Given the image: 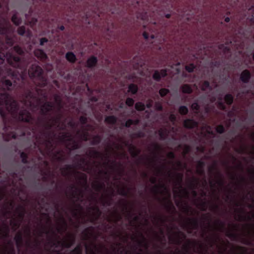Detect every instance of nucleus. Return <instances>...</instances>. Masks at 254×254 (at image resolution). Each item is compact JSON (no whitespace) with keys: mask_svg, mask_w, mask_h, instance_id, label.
I'll use <instances>...</instances> for the list:
<instances>
[{"mask_svg":"<svg viewBox=\"0 0 254 254\" xmlns=\"http://www.w3.org/2000/svg\"><path fill=\"white\" fill-rule=\"evenodd\" d=\"M62 118V114L60 112H58L56 117L49 118L46 122L45 119L38 118L37 124L43 128L40 132V135L36 137L37 141L34 143L39 149H40V145H44L48 151H52L53 137L55 136L56 133L52 130V128L60 127Z\"/></svg>","mask_w":254,"mask_h":254,"instance_id":"f257e3e1","label":"nucleus"},{"mask_svg":"<svg viewBox=\"0 0 254 254\" xmlns=\"http://www.w3.org/2000/svg\"><path fill=\"white\" fill-rule=\"evenodd\" d=\"M40 102V99L30 89L26 90L22 95L21 102L33 112L39 108Z\"/></svg>","mask_w":254,"mask_h":254,"instance_id":"f03ea898","label":"nucleus"},{"mask_svg":"<svg viewBox=\"0 0 254 254\" xmlns=\"http://www.w3.org/2000/svg\"><path fill=\"white\" fill-rule=\"evenodd\" d=\"M16 69L12 70L9 69L8 73L11 75L12 79L14 80V83L17 84L16 80L21 82H24L27 74V65L28 64H11ZM15 85V84H14Z\"/></svg>","mask_w":254,"mask_h":254,"instance_id":"7ed1b4c3","label":"nucleus"},{"mask_svg":"<svg viewBox=\"0 0 254 254\" xmlns=\"http://www.w3.org/2000/svg\"><path fill=\"white\" fill-rule=\"evenodd\" d=\"M28 74L31 78H37L41 82V86H45L48 84L47 77L44 70L39 64H31L28 70Z\"/></svg>","mask_w":254,"mask_h":254,"instance_id":"20e7f679","label":"nucleus"},{"mask_svg":"<svg viewBox=\"0 0 254 254\" xmlns=\"http://www.w3.org/2000/svg\"><path fill=\"white\" fill-rule=\"evenodd\" d=\"M79 155H76L75 157V159L77 160L78 161L76 163L73 165H66L64 167H63L61 168V170L62 171V175L64 176H67L70 175L71 171L75 167H77L79 168H83L84 171H85V168L83 166L84 164H86L87 163L86 160L84 158H80Z\"/></svg>","mask_w":254,"mask_h":254,"instance_id":"39448f33","label":"nucleus"},{"mask_svg":"<svg viewBox=\"0 0 254 254\" xmlns=\"http://www.w3.org/2000/svg\"><path fill=\"white\" fill-rule=\"evenodd\" d=\"M55 108L54 104L50 101H46L40 107V114L44 118L40 117L42 119H45L46 122L48 121L46 117L49 116L51 117V113L54 111Z\"/></svg>","mask_w":254,"mask_h":254,"instance_id":"423d86ee","label":"nucleus"},{"mask_svg":"<svg viewBox=\"0 0 254 254\" xmlns=\"http://www.w3.org/2000/svg\"><path fill=\"white\" fill-rule=\"evenodd\" d=\"M199 227V220L197 218H188L187 222L184 224V228L188 230L189 234H191L192 230H197Z\"/></svg>","mask_w":254,"mask_h":254,"instance_id":"0eeeda50","label":"nucleus"},{"mask_svg":"<svg viewBox=\"0 0 254 254\" xmlns=\"http://www.w3.org/2000/svg\"><path fill=\"white\" fill-rule=\"evenodd\" d=\"M186 238L187 236L184 233L179 231L176 237L170 236L169 240L171 244L180 245L182 244L183 240L186 239Z\"/></svg>","mask_w":254,"mask_h":254,"instance_id":"6e6552de","label":"nucleus"},{"mask_svg":"<svg viewBox=\"0 0 254 254\" xmlns=\"http://www.w3.org/2000/svg\"><path fill=\"white\" fill-rule=\"evenodd\" d=\"M217 171V175L219 177V179L216 182V183L220 187H223L224 185V181L222 178V175L221 173L218 171L217 162H215L213 166L209 168V172L211 174H213L214 171Z\"/></svg>","mask_w":254,"mask_h":254,"instance_id":"1a4fd4ad","label":"nucleus"},{"mask_svg":"<svg viewBox=\"0 0 254 254\" xmlns=\"http://www.w3.org/2000/svg\"><path fill=\"white\" fill-rule=\"evenodd\" d=\"M70 189L72 190L71 194L72 199H76V201H78L83 197V192L75 185H71Z\"/></svg>","mask_w":254,"mask_h":254,"instance_id":"9d476101","label":"nucleus"},{"mask_svg":"<svg viewBox=\"0 0 254 254\" xmlns=\"http://www.w3.org/2000/svg\"><path fill=\"white\" fill-rule=\"evenodd\" d=\"M11 27V25L8 21L3 19L0 22V34H4L8 32Z\"/></svg>","mask_w":254,"mask_h":254,"instance_id":"9b49d317","label":"nucleus"},{"mask_svg":"<svg viewBox=\"0 0 254 254\" xmlns=\"http://www.w3.org/2000/svg\"><path fill=\"white\" fill-rule=\"evenodd\" d=\"M183 126L188 129H192L198 127V123L191 119H187L184 121Z\"/></svg>","mask_w":254,"mask_h":254,"instance_id":"f8f14e48","label":"nucleus"},{"mask_svg":"<svg viewBox=\"0 0 254 254\" xmlns=\"http://www.w3.org/2000/svg\"><path fill=\"white\" fill-rule=\"evenodd\" d=\"M251 78V74L248 70L245 69L242 72L240 79L243 83H248Z\"/></svg>","mask_w":254,"mask_h":254,"instance_id":"ddd939ff","label":"nucleus"},{"mask_svg":"<svg viewBox=\"0 0 254 254\" xmlns=\"http://www.w3.org/2000/svg\"><path fill=\"white\" fill-rule=\"evenodd\" d=\"M129 151L133 158L138 157L139 160L142 159V158L139 157L141 152L140 150L137 149L135 146L130 144L129 146Z\"/></svg>","mask_w":254,"mask_h":254,"instance_id":"4468645a","label":"nucleus"},{"mask_svg":"<svg viewBox=\"0 0 254 254\" xmlns=\"http://www.w3.org/2000/svg\"><path fill=\"white\" fill-rule=\"evenodd\" d=\"M167 75V73L166 70L162 69L160 71L156 70L153 75V78L156 81H159L162 77H164Z\"/></svg>","mask_w":254,"mask_h":254,"instance_id":"2eb2a0df","label":"nucleus"},{"mask_svg":"<svg viewBox=\"0 0 254 254\" xmlns=\"http://www.w3.org/2000/svg\"><path fill=\"white\" fill-rule=\"evenodd\" d=\"M64 248H70L75 243V236L74 235H70L68 239L65 240L64 241Z\"/></svg>","mask_w":254,"mask_h":254,"instance_id":"dca6fc26","label":"nucleus"},{"mask_svg":"<svg viewBox=\"0 0 254 254\" xmlns=\"http://www.w3.org/2000/svg\"><path fill=\"white\" fill-rule=\"evenodd\" d=\"M139 235L140 237L142 238L141 240H138V239H135V240L138 244V245L140 247H143L145 248L146 249H148L149 247V245L148 243L147 242L146 239L145 237L143 235L142 233H139Z\"/></svg>","mask_w":254,"mask_h":254,"instance_id":"f3484780","label":"nucleus"},{"mask_svg":"<svg viewBox=\"0 0 254 254\" xmlns=\"http://www.w3.org/2000/svg\"><path fill=\"white\" fill-rule=\"evenodd\" d=\"M198 183V180L195 178H193L192 181L190 183V188L192 189V193L194 197H196L197 194L195 189H196Z\"/></svg>","mask_w":254,"mask_h":254,"instance_id":"a211bd4d","label":"nucleus"},{"mask_svg":"<svg viewBox=\"0 0 254 254\" xmlns=\"http://www.w3.org/2000/svg\"><path fill=\"white\" fill-rule=\"evenodd\" d=\"M61 135L59 136L60 140L62 142L71 141L72 137L71 135L67 132H62Z\"/></svg>","mask_w":254,"mask_h":254,"instance_id":"6ab92c4d","label":"nucleus"},{"mask_svg":"<svg viewBox=\"0 0 254 254\" xmlns=\"http://www.w3.org/2000/svg\"><path fill=\"white\" fill-rule=\"evenodd\" d=\"M16 246L18 248H20L23 245V235L21 232L18 233L14 238Z\"/></svg>","mask_w":254,"mask_h":254,"instance_id":"aec40b11","label":"nucleus"},{"mask_svg":"<svg viewBox=\"0 0 254 254\" xmlns=\"http://www.w3.org/2000/svg\"><path fill=\"white\" fill-rule=\"evenodd\" d=\"M92 187L95 190L99 192L101 190L105 189V185L103 183L97 181L95 183L93 184Z\"/></svg>","mask_w":254,"mask_h":254,"instance_id":"412c9836","label":"nucleus"},{"mask_svg":"<svg viewBox=\"0 0 254 254\" xmlns=\"http://www.w3.org/2000/svg\"><path fill=\"white\" fill-rule=\"evenodd\" d=\"M158 134L160 137V139L164 140L167 138L168 131L166 128H161L158 130Z\"/></svg>","mask_w":254,"mask_h":254,"instance_id":"4be33fe9","label":"nucleus"},{"mask_svg":"<svg viewBox=\"0 0 254 254\" xmlns=\"http://www.w3.org/2000/svg\"><path fill=\"white\" fill-rule=\"evenodd\" d=\"M65 58L68 62L71 63H74L76 61V56L71 52H68L65 54Z\"/></svg>","mask_w":254,"mask_h":254,"instance_id":"5701e85b","label":"nucleus"},{"mask_svg":"<svg viewBox=\"0 0 254 254\" xmlns=\"http://www.w3.org/2000/svg\"><path fill=\"white\" fill-rule=\"evenodd\" d=\"M215 226L217 229L221 232H223L224 231L226 230L225 227V223L224 222L221 221L219 219H218L216 221L215 223Z\"/></svg>","mask_w":254,"mask_h":254,"instance_id":"b1692460","label":"nucleus"},{"mask_svg":"<svg viewBox=\"0 0 254 254\" xmlns=\"http://www.w3.org/2000/svg\"><path fill=\"white\" fill-rule=\"evenodd\" d=\"M117 121V118L114 116H107L105 119V122L110 125H115Z\"/></svg>","mask_w":254,"mask_h":254,"instance_id":"393cba45","label":"nucleus"},{"mask_svg":"<svg viewBox=\"0 0 254 254\" xmlns=\"http://www.w3.org/2000/svg\"><path fill=\"white\" fill-rule=\"evenodd\" d=\"M16 211L18 213V217L21 220H23L25 216L26 210L25 208L23 206H19L17 209Z\"/></svg>","mask_w":254,"mask_h":254,"instance_id":"a878e982","label":"nucleus"},{"mask_svg":"<svg viewBox=\"0 0 254 254\" xmlns=\"http://www.w3.org/2000/svg\"><path fill=\"white\" fill-rule=\"evenodd\" d=\"M138 86L133 83H131L128 87V92L131 93L132 94H136L138 91Z\"/></svg>","mask_w":254,"mask_h":254,"instance_id":"bb28decb","label":"nucleus"},{"mask_svg":"<svg viewBox=\"0 0 254 254\" xmlns=\"http://www.w3.org/2000/svg\"><path fill=\"white\" fill-rule=\"evenodd\" d=\"M74 173L75 175H80L79 176L77 177L78 180H79V181H83L84 182L85 185H86L87 182V175L84 173H80L78 171H74Z\"/></svg>","mask_w":254,"mask_h":254,"instance_id":"cd10ccee","label":"nucleus"},{"mask_svg":"<svg viewBox=\"0 0 254 254\" xmlns=\"http://www.w3.org/2000/svg\"><path fill=\"white\" fill-rule=\"evenodd\" d=\"M93 247L91 248L87 245H85L86 254H97L96 252V250H97L96 245L93 244Z\"/></svg>","mask_w":254,"mask_h":254,"instance_id":"c85d7f7f","label":"nucleus"},{"mask_svg":"<svg viewBox=\"0 0 254 254\" xmlns=\"http://www.w3.org/2000/svg\"><path fill=\"white\" fill-rule=\"evenodd\" d=\"M225 103L228 105H231L234 101V97L231 94H227L224 96Z\"/></svg>","mask_w":254,"mask_h":254,"instance_id":"c756f323","label":"nucleus"},{"mask_svg":"<svg viewBox=\"0 0 254 254\" xmlns=\"http://www.w3.org/2000/svg\"><path fill=\"white\" fill-rule=\"evenodd\" d=\"M90 156L94 158H102L103 154L96 150H92L89 152Z\"/></svg>","mask_w":254,"mask_h":254,"instance_id":"7c9ffc66","label":"nucleus"},{"mask_svg":"<svg viewBox=\"0 0 254 254\" xmlns=\"http://www.w3.org/2000/svg\"><path fill=\"white\" fill-rule=\"evenodd\" d=\"M226 235L228 238L234 240H237L239 237V236L238 234L229 230H227Z\"/></svg>","mask_w":254,"mask_h":254,"instance_id":"2f4dec72","label":"nucleus"},{"mask_svg":"<svg viewBox=\"0 0 254 254\" xmlns=\"http://www.w3.org/2000/svg\"><path fill=\"white\" fill-rule=\"evenodd\" d=\"M114 195V190H112L111 195L109 197V198H106L104 197H102V204L104 206L107 205V206H111V200H112V197Z\"/></svg>","mask_w":254,"mask_h":254,"instance_id":"473e14b6","label":"nucleus"},{"mask_svg":"<svg viewBox=\"0 0 254 254\" xmlns=\"http://www.w3.org/2000/svg\"><path fill=\"white\" fill-rule=\"evenodd\" d=\"M218 48L220 53L226 54L229 52V49L224 44L219 45Z\"/></svg>","mask_w":254,"mask_h":254,"instance_id":"72a5a7b5","label":"nucleus"},{"mask_svg":"<svg viewBox=\"0 0 254 254\" xmlns=\"http://www.w3.org/2000/svg\"><path fill=\"white\" fill-rule=\"evenodd\" d=\"M102 140V138L100 135H96L93 136L92 140L91 142V144L92 145H96L99 144Z\"/></svg>","mask_w":254,"mask_h":254,"instance_id":"f704fd0d","label":"nucleus"},{"mask_svg":"<svg viewBox=\"0 0 254 254\" xmlns=\"http://www.w3.org/2000/svg\"><path fill=\"white\" fill-rule=\"evenodd\" d=\"M196 245V243L195 242H191L190 240L188 241V243L183 246V248L186 253H189L190 248V246L192 245L195 246Z\"/></svg>","mask_w":254,"mask_h":254,"instance_id":"c9c22d12","label":"nucleus"},{"mask_svg":"<svg viewBox=\"0 0 254 254\" xmlns=\"http://www.w3.org/2000/svg\"><path fill=\"white\" fill-rule=\"evenodd\" d=\"M20 158H21V161L23 164H28L29 161L28 160V155L24 152H21L20 154Z\"/></svg>","mask_w":254,"mask_h":254,"instance_id":"e433bc0d","label":"nucleus"},{"mask_svg":"<svg viewBox=\"0 0 254 254\" xmlns=\"http://www.w3.org/2000/svg\"><path fill=\"white\" fill-rule=\"evenodd\" d=\"M182 92L184 93L190 94L192 92L191 87L188 84H185L182 86Z\"/></svg>","mask_w":254,"mask_h":254,"instance_id":"4c0bfd02","label":"nucleus"},{"mask_svg":"<svg viewBox=\"0 0 254 254\" xmlns=\"http://www.w3.org/2000/svg\"><path fill=\"white\" fill-rule=\"evenodd\" d=\"M71 254H82V247L80 244L78 245L71 252Z\"/></svg>","mask_w":254,"mask_h":254,"instance_id":"58836bf2","label":"nucleus"},{"mask_svg":"<svg viewBox=\"0 0 254 254\" xmlns=\"http://www.w3.org/2000/svg\"><path fill=\"white\" fill-rule=\"evenodd\" d=\"M12 22L16 26L20 25L21 23L22 20L21 18H18L16 14H14L11 18Z\"/></svg>","mask_w":254,"mask_h":254,"instance_id":"ea45409f","label":"nucleus"},{"mask_svg":"<svg viewBox=\"0 0 254 254\" xmlns=\"http://www.w3.org/2000/svg\"><path fill=\"white\" fill-rule=\"evenodd\" d=\"M160 189H164L166 190L167 188L164 184H161L160 185H155L153 188V191L155 193H158Z\"/></svg>","mask_w":254,"mask_h":254,"instance_id":"a19ab883","label":"nucleus"},{"mask_svg":"<svg viewBox=\"0 0 254 254\" xmlns=\"http://www.w3.org/2000/svg\"><path fill=\"white\" fill-rule=\"evenodd\" d=\"M179 112L182 115H186L189 112V109L186 106H181L179 108Z\"/></svg>","mask_w":254,"mask_h":254,"instance_id":"79ce46f5","label":"nucleus"},{"mask_svg":"<svg viewBox=\"0 0 254 254\" xmlns=\"http://www.w3.org/2000/svg\"><path fill=\"white\" fill-rule=\"evenodd\" d=\"M55 157L58 161L62 162L64 160V157L60 151H58L55 154Z\"/></svg>","mask_w":254,"mask_h":254,"instance_id":"37998d69","label":"nucleus"},{"mask_svg":"<svg viewBox=\"0 0 254 254\" xmlns=\"http://www.w3.org/2000/svg\"><path fill=\"white\" fill-rule=\"evenodd\" d=\"M135 108L137 111H142L145 110V107L143 103H142V102H138L135 104Z\"/></svg>","mask_w":254,"mask_h":254,"instance_id":"c03bdc74","label":"nucleus"},{"mask_svg":"<svg viewBox=\"0 0 254 254\" xmlns=\"http://www.w3.org/2000/svg\"><path fill=\"white\" fill-rule=\"evenodd\" d=\"M35 55L36 56L39 57L41 59H45L47 57L45 53L41 50H37L35 51Z\"/></svg>","mask_w":254,"mask_h":254,"instance_id":"a18cd8bd","label":"nucleus"},{"mask_svg":"<svg viewBox=\"0 0 254 254\" xmlns=\"http://www.w3.org/2000/svg\"><path fill=\"white\" fill-rule=\"evenodd\" d=\"M93 229V227H89L86 228L83 232L82 234L84 236V240H86L89 237V234L91 231V230Z\"/></svg>","mask_w":254,"mask_h":254,"instance_id":"49530a36","label":"nucleus"},{"mask_svg":"<svg viewBox=\"0 0 254 254\" xmlns=\"http://www.w3.org/2000/svg\"><path fill=\"white\" fill-rule=\"evenodd\" d=\"M129 190L130 189H127V190L125 188H123L118 190V193L120 195L123 196H127Z\"/></svg>","mask_w":254,"mask_h":254,"instance_id":"de8ad7c7","label":"nucleus"},{"mask_svg":"<svg viewBox=\"0 0 254 254\" xmlns=\"http://www.w3.org/2000/svg\"><path fill=\"white\" fill-rule=\"evenodd\" d=\"M64 241L56 240L52 242L53 246L56 248H59L60 246L64 248Z\"/></svg>","mask_w":254,"mask_h":254,"instance_id":"09e8293b","label":"nucleus"},{"mask_svg":"<svg viewBox=\"0 0 254 254\" xmlns=\"http://www.w3.org/2000/svg\"><path fill=\"white\" fill-rule=\"evenodd\" d=\"M165 208L169 212H170L172 210L173 211H176V208L171 201H169L168 204L165 205Z\"/></svg>","mask_w":254,"mask_h":254,"instance_id":"8fccbe9b","label":"nucleus"},{"mask_svg":"<svg viewBox=\"0 0 254 254\" xmlns=\"http://www.w3.org/2000/svg\"><path fill=\"white\" fill-rule=\"evenodd\" d=\"M99 61L97 59V57L92 56L88 59L87 64H96Z\"/></svg>","mask_w":254,"mask_h":254,"instance_id":"3c124183","label":"nucleus"},{"mask_svg":"<svg viewBox=\"0 0 254 254\" xmlns=\"http://www.w3.org/2000/svg\"><path fill=\"white\" fill-rule=\"evenodd\" d=\"M153 145L155 151L154 153V158L156 159L157 158V153L161 150V147L157 143H154Z\"/></svg>","mask_w":254,"mask_h":254,"instance_id":"603ef678","label":"nucleus"},{"mask_svg":"<svg viewBox=\"0 0 254 254\" xmlns=\"http://www.w3.org/2000/svg\"><path fill=\"white\" fill-rule=\"evenodd\" d=\"M154 108L158 111H162L163 108L161 102L159 101L156 102L154 104Z\"/></svg>","mask_w":254,"mask_h":254,"instance_id":"864d4df0","label":"nucleus"},{"mask_svg":"<svg viewBox=\"0 0 254 254\" xmlns=\"http://www.w3.org/2000/svg\"><path fill=\"white\" fill-rule=\"evenodd\" d=\"M216 131L217 133L222 134L225 132V128L222 125H219L216 127Z\"/></svg>","mask_w":254,"mask_h":254,"instance_id":"5fc2aeb1","label":"nucleus"},{"mask_svg":"<svg viewBox=\"0 0 254 254\" xmlns=\"http://www.w3.org/2000/svg\"><path fill=\"white\" fill-rule=\"evenodd\" d=\"M170 91L169 89H165V88H161L160 89L159 91V93L160 94V95L162 97H165L167 94H168L169 93Z\"/></svg>","mask_w":254,"mask_h":254,"instance_id":"6e6d98bb","label":"nucleus"},{"mask_svg":"<svg viewBox=\"0 0 254 254\" xmlns=\"http://www.w3.org/2000/svg\"><path fill=\"white\" fill-rule=\"evenodd\" d=\"M200 209L203 211H205L207 209V202L205 201L201 200V202L199 204Z\"/></svg>","mask_w":254,"mask_h":254,"instance_id":"4d7b16f0","label":"nucleus"},{"mask_svg":"<svg viewBox=\"0 0 254 254\" xmlns=\"http://www.w3.org/2000/svg\"><path fill=\"white\" fill-rule=\"evenodd\" d=\"M71 141H72L73 142H72V145L71 147L70 150H76V149H78L80 148V145L78 142H77L76 141H75V140H74L73 139Z\"/></svg>","mask_w":254,"mask_h":254,"instance_id":"13d9d810","label":"nucleus"},{"mask_svg":"<svg viewBox=\"0 0 254 254\" xmlns=\"http://www.w3.org/2000/svg\"><path fill=\"white\" fill-rule=\"evenodd\" d=\"M201 88L202 90H205L210 88V83L208 81H204L202 84Z\"/></svg>","mask_w":254,"mask_h":254,"instance_id":"bf43d9fd","label":"nucleus"},{"mask_svg":"<svg viewBox=\"0 0 254 254\" xmlns=\"http://www.w3.org/2000/svg\"><path fill=\"white\" fill-rule=\"evenodd\" d=\"M134 103V100L132 98L129 97L127 98L126 101V104L129 107H132L133 106Z\"/></svg>","mask_w":254,"mask_h":254,"instance_id":"052dcab7","label":"nucleus"},{"mask_svg":"<svg viewBox=\"0 0 254 254\" xmlns=\"http://www.w3.org/2000/svg\"><path fill=\"white\" fill-rule=\"evenodd\" d=\"M54 100L56 103V104H61V103H63V100L61 97V96L58 94H55L54 95Z\"/></svg>","mask_w":254,"mask_h":254,"instance_id":"680f3d73","label":"nucleus"},{"mask_svg":"<svg viewBox=\"0 0 254 254\" xmlns=\"http://www.w3.org/2000/svg\"><path fill=\"white\" fill-rule=\"evenodd\" d=\"M183 211L185 213L188 214L190 212H191V214H193V211L192 210V209L190 206L186 205L183 207Z\"/></svg>","mask_w":254,"mask_h":254,"instance_id":"e2e57ef3","label":"nucleus"},{"mask_svg":"<svg viewBox=\"0 0 254 254\" xmlns=\"http://www.w3.org/2000/svg\"><path fill=\"white\" fill-rule=\"evenodd\" d=\"M191 108L193 110L198 112L199 110L200 106L197 102H195L191 104Z\"/></svg>","mask_w":254,"mask_h":254,"instance_id":"0e129e2a","label":"nucleus"},{"mask_svg":"<svg viewBox=\"0 0 254 254\" xmlns=\"http://www.w3.org/2000/svg\"><path fill=\"white\" fill-rule=\"evenodd\" d=\"M79 122L82 125H85L87 123V118L86 116H81L79 118Z\"/></svg>","mask_w":254,"mask_h":254,"instance_id":"69168bd1","label":"nucleus"},{"mask_svg":"<svg viewBox=\"0 0 254 254\" xmlns=\"http://www.w3.org/2000/svg\"><path fill=\"white\" fill-rule=\"evenodd\" d=\"M205 165V163L204 161L200 160H198L197 162V168H200L204 169V167Z\"/></svg>","mask_w":254,"mask_h":254,"instance_id":"338daca9","label":"nucleus"},{"mask_svg":"<svg viewBox=\"0 0 254 254\" xmlns=\"http://www.w3.org/2000/svg\"><path fill=\"white\" fill-rule=\"evenodd\" d=\"M25 32V27L24 26L19 27L17 29V33L19 35L23 36Z\"/></svg>","mask_w":254,"mask_h":254,"instance_id":"774afa93","label":"nucleus"}]
</instances>
